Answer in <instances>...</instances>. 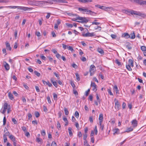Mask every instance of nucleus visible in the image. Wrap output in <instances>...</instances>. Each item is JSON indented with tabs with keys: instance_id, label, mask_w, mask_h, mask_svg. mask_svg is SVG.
<instances>
[{
	"instance_id": "63",
	"label": "nucleus",
	"mask_w": 146,
	"mask_h": 146,
	"mask_svg": "<svg viewBox=\"0 0 146 146\" xmlns=\"http://www.w3.org/2000/svg\"><path fill=\"white\" fill-rule=\"evenodd\" d=\"M70 84H71V86H72L74 88L75 87H76L75 85L74 84L73 82H70Z\"/></svg>"
},
{
	"instance_id": "49",
	"label": "nucleus",
	"mask_w": 146,
	"mask_h": 146,
	"mask_svg": "<svg viewBox=\"0 0 146 146\" xmlns=\"http://www.w3.org/2000/svg\"><path fill=\"white\" fill-rule=\"evenodd\" d=\"M6 120L5 117H4L3 119V125H5L6 123Z\"/></svg>"
},
{
	"instance_id": "58",
	"label": "nucleus",
	"mask_w": 146,
	"mask_h": 146,
	"mask_svg": "<svg viewBox=\"0 0 146 146\" xmlns=\"http://www.w3.org/2000/svg\"><path fill=\"white\" fill-rule=\"evenodd\" d=\"M111 36L113 39H115L117 37V36L114 34H111Z\"/></svg>"
},
{
	"instance_id": "6",
	"label": "nucleus",
	"mask_w": 146,
	"mask_h": 146,
	"mask_svg": "<svg viewBox=\"0 0 146 146\" xmlns=\"http://www.w3.org/2000/svg\"><path fill=\"white\" fill-rule=\"evenodd\" d=\"M94 36V33H87L86 34H82V36L84 37L90 36L92 37Z\"/></svg>"
},
{
	"instance_id": "18",
	"label": "nucleus",
	"mask_w": 146,
	"mask_h": 146,
	"mask_svg": "<svg viewBox=\"0 0 146 146\" xmlns=\"http://www.w3.org/2000/svg\"><path fill=\"white\" fill-rule=\"evenodd\" d=\"M128 65H130V66L132 67H133V62L132 60L131 59H129L128 60Z\"/></svg>"
},
{
	"instance_id": "28",
	"label": "nucleus",
	"mask_w": 146,
	"mask_h": 146,
	"mask_svg": "<svg viewBox=\"0 0 146 146\" xmlns=\"http://www.w3.org/2000/svg\"><path fill=\"white\" fill-rule=\"evenodd\" d=\"M131 66L130 65L128 64H126V67L127 69L129 71H131L132 70L131 68Z\"/></svg>"
},
{
	"instance_id": "37",
	"label": "nucleus",
	"mask_w": 146,
	"mask_h": 146,
	"mask_svg": "<svg viewBox=\"0 0 146 146\" xmlns=\"http://www.w3.org/2000/svg\"><path fill=\"white\" fill-rule=\"evenodd\" d=\"M36 141L38 142L41 143L42 142V140L41 139L37 137L36 139Z\"/></svg>"
},
{
	"instance_id": "24",
	"label": "nucleus",
	"mask_w": 146,
	"mask_h": 146,
	"mask_svg": "<svg viewBox=\"0 0 146 146\" xmlns=\"http://www.w3.org/2000/svg\"><path fill=\"white\" fill-rule=\"evenodd\" d=\"M78 10L80 11H82L84 12H86V11H87V9H84V8H78Z\"/></svg>"
},
{
	"instance_id": "60",
	"label": "nucleus",
	"mask_w": 146,
	"mask_h": 146,
	"mask_svg": "<svg viewBox=\"0 0 146 146\" xmlns=\"http://www.w3.org/2000/svg\"><path fill=\"white\" fill-rule=\"evenodd\" d=\"M52 35V37H55L56 36V35L55 33L53 31L51 33Z\"/></svg>"
},
{
	"instance_id": "36",
	"label": "nucleus",
	"mask_w": 146,
	"mask_h": 146,
	"mask_svg": "<svg viewBox=\"0 0 146 146\" xmlns=\"http://www.w3.org/2000/svg\"><path fill=\"white\" fill-rule=\"evenodd\" d=\"M115 63L118 65V66H120L121 65V62L119 61L118 60L116 59L115 60Z\"/></svg>"
},
{
	"instance_id": "27",
	"label": "nucleus",
	"mask_w": 146,
	"mask_h": 146,
	"mask_svg": "<svg viewBox=\"0 0 146 146\" xmlns=\"http://www.w3.org/2000/svg\"><path fill=\"white\" fill-rule=\"evenodd\" d=\"M113 89H115L116 92L117 94L119 93V90L117 86L115 85L113 87Z\"/></svg>"
},
{
	"instance_id": "57",
	"label": "nucleus",
	"mask_w": 146,
	"mask_h": 146,
	"mask_svg": "<svg viewBox=\"0 0 146 146\" xmlns=\"http://www.w3.org/2000/svg\"><path fill=\"white\" fill-rule=\"evenodd\" d=\"M94 131H95V133L96 135H97L98 133V131L97 128V126H95V128L94 129Z\"/></svg>"
},
{
	"instance_id": "39",
	"label": "nucleus",
	"mask_w": 146,
	"mask_h": 146,
	"mask_svg": "<svg viewBox=\"0 0 146 146\" xmlns=\"http://www.w3.org/2000/svg\"><path fill=\"white\" fill-rule=\"evenodd\" d=\"M96 98L98 101V102L99 103H100V100L99 98V96L98 94H96Z\"/></svg>"
},
{
	"instance_id": "16",
	"label": "nucleus",
	"mask_w": 146,
	"mask_h": 146,
	"mask_svg": "<svg viewBox=\"0 0 146 146\" xmlns=\"http://www.w3.org/2000/svg\"><path fill=\"white\" fill-rule=\"evenodd\" d=\"M8 95L10 99L12 100H14V98L11 92H9L8 93Z\"/></svg>"
},
{
	"instance_id": "26",
	"label": "nucleus",
	"mask_w": 146,
	"mask_h": 146,
	"mask_svg": "<svg viewBox=\"0 0 146 146\" xmlns=\"http://www.w3.org/2000/svg\"><path fill=\"white\" fill-rule=\"evenodd\" d=\"M106 11L107 10H109V11H114L115 10V9L112 7H106Z\"/></svg>"
},
{
	"instance_id": "54",
	"label": "nucleus",
	"mask_w": 146,
	"mask_h": 146,
	"mask_svg": "<svg viewBox=\"0 0 146 146\" xmlns=\"http://www.w3.org/2000/svg\"><path fill=\"white\" fill-rule=\"evenodd\" d=\"M41 133L42 135H43V136H44L46 134V133L44 130H43L42 131H41Z\"/></svg>"
},
{
	"instance_id": "40",
	"label": "nucleus",
	"mask_w": 146,
	"mask_h": 146,
	"mask_svg": "<svg viewBox=\"0 0 146 146\" xmlns=\"http://www.w3.org/2000/svg\"><path fill=\"white\" fill-rule=\"evenodd\" d=\"M66 14L70 16H75V15H77L76 14H73L72 13H66Z\"/></svg>"
},
{
	"instance_id": "5",
	"label": "nucleus",
	"mask_w": 146,
	"mask_h": 146,
	"mask_svg": "<svg viewBox=\"0 0 146 146\" xmlns=\"http://www.w3.org/2000/svg\"><path fill=\"white\" fill-rule=\"evenodd\" d=\"M17 8L18 9L23 10L25 11L29 10L31 9V8L17 6Z\"/></svg>"
},
{
	"instance_id": "29",
	"label": "nucleus",
	"mask_w": 146,
	"mask_h": 146,
	"mask_svg": "<svg viewBox=\"0 0 146 146\" xmlns=\"http://www.w3.org/2000/svg\"><path fill=\"white\" fill-rule=\"evenodd\" d=\"M64 111L65 112V114L66 115H68L69 114V111L66 108H64Z\"/></svg>"
},
{
	"instance_id": "56",
	"label": "nucleus",
	"mask_w": 146,
	"mask_h": 146,
	"mask_svg": "<svg viewBox=\"0 0 146 146\" xmlns=\"http://www.w3.org/2000/svg\"><path fill=\"white\" fill-rule=\"evenodd\" d=\"M47 100H48V103L49 104H51V102L50 100V98L49 96H48L47 97Z\"/></svg>"
},
{
	"instance_id": "23",
	"label": "nucleus",
	"mask_w": 146,
	"mask_h": 146,
	"mask_svg": "<svg viewBox=\"0 0 146 146\" xmlns=\"http://www.w3.org/2000/svg\"><path fill=\"white\" fill-rule=\"evenodd\" d=\"M133 130V129L131 127L129 128H128L125 132H129L132 131Z\"/></svg>"
},
{
	"instance_id": "30",
	"label": "nucleus",
	"mask_w": 146,
	"mask_h": 146,
	"mask_svg": "<svg viewBox=\"0 0 146 146\" xmlns=\"http://www.w3.org/2000/svg\"><path fill=\"white\" fill-rule=\"evenodd\" d=\"M99 124L100 125V129L101 130L103 131L104 126V125L102 124V123H101V124L99 123Z\"/></svg>"
},
{
	"instance_id": "25",
	"label": "nucleus",
	"mask_w": 146,
	"mask_h": 146,
	"mask_svg": "<svg viewBox=\"0 0 146 146\" xmlns=\"http://www.w3.org/2000/svg\"><path fill=\"white\" fill-rule=\"evenodd\" d=\"M72 128L71 127H69L68 129V132L69 133V135L70 136H72V133L71 131Z\"/></svg>"
},
{
	"instance_id": "13",
	"label": "nucleus",
	"mask_w": 146,
	"mask_h": 146,
	"mask_svg": "<svg viewBox=\"0 0 146 146\" xmlns=\"http://www.w3.org/2000/svg\"><path fill=\"white\" fill-rule=\"evenodd\" d=\"M103 115L102 114H100L99 115V123L101 124V123H102L103 119Z\"/></svg>"
},
{
	"instance_id": "8",
	"label": "nucleus",
	"mask_w": 146,
	"mask_h": 146,
	"mask_svg": "<svg viewBox=\"0 0 146 146\" xmlns=\"http://www.w3.org/2000/svg\"><path fill=\"white\" fill-rule=\"evenodd\" d=\"M115 108L117 110H118L120 108V105L117 100H116L115 103Z\"/></svg>"
},
{
	"instance_id": "48",
	"label": "nucleus",
	"mask_w": 146,
	"mask_h": 146,
	"mask_svg": "<svg viewBox=\"0 0 146 146\" xmlns=\"http://www.w3.org/2000/svg\"><path fill=\"white\" fill-rule=\"evenodd\" d=\"M68 46V45H67L64 44H62V47L63 48H64V49H65L66 48H67V47Z\"/></svg>"
},
{
	"instance_id": "38",
	"label": "nucleus",
	"mask_w": 146,
	"mask_h": 146,
	"mask_svg": "<svg viewBox=\"0 0 146 146\" xmlns=\"http://www.w3.org/2000/svg\"><path fill=\"white\" fill-rule=\"evenodd\" d=\"M8 7L10 9H16L17 8V6H10L8 7Z\"/></svg>"
},
{
	"instance_id": "11",
	"label": "nucleus",
	"mask_w": 146,
	"mask_h": 146,
	"mask_svg": "<svg viewBox=\"0 0 146 146\" xmlns=\"http://www.w3.org/2000/svg\"><path fill=\"white\" fill-rule=\"evenodd\" d=\"M97 51L100 53L102 56L104 54V50L101 48H98L97 49Z\"/></svg>"
},
{
	"instance_id": "19",
	"label": "nucleus",
	"mask_w": 146,
	"mask_h": 146,
	"mask_svg": "<svg viewBox=\"0 0 146 146\" xmlns=\"http://www.w3.org/2000/svg\"><path fill=\"white\" fill-rule=\"evenodd\" d=\"M4 63L5 68L7 70H8L10 68L9 65L6 62H5Z\"/></svg>"
},
{
	"instance_id": "32",
	"label": "nucleus",
	"mask_w": 146,
	"mask_h": 146,
	"mask_svg": "<svg viewBox=\"0 0 146 146\" xmlns=\"http://www.w3.org/2000/svg\"><path fill=\"white\" fill-rule=\"evenodd\" d=\"M141 49L142 51H146V47L145 46H141Z\"/></svg>"
},
{
	"instance_id": "43",
	"label": "nucleus",
	"mask_w": 146,
	"mask_h": 146,
	"mask_svg": "<svg viewBox=\"0 0 146 146\" xmlns=\"http://www.w3.org/2000/svg\"><path fill=\"white\" fill-rule=\"evenodd\" d=\"M34 73L35 75L39 77L40 76V74L36 71H35Z\"/></svg>"
},
{
	"instance_id": "47",
	"label": "nucleus",
	"mask_w": 146,
	"mask_h": 146,
	"mask_svg": "<svg viewBox=\"0 0 146 146\" xmlns=\"http://www.w3.org/2000/svg\"><path fill=\"white\" fill-rule=\"evenodd\" d=\"M35 116L36 117H38L40 115L39 113L38 112H35Z\"/></svg>"
},
{
	"instance_id": "4",
	"label": "nucleus",
	"mask_w": 146,
	"mask_h": 146,
	"mask_svg": "<svg viewBox=\"0 0 146 146\" xmlns=\"http://www.w3.org/2000/svg\"><path fill=\"white\" fill-rule=\"evenodd\" d=\"M9 107L10 105H8L7 103H5L3 105V110L2 112V113L3 114H5L6 111V110L8 109V108H9Z\"/></svg>"
},
{
	"instance_id": "33",
	"label": "nucleus",
	"mask_w": 146,
	"mask_h": 146,
	"mask_svg": "<svg viewBox=\"0 0 146 146\" xmlns=\"http://www.w3.org/2000/svg\"><path fill=\"white\" fill-rule=\"evenodd\" d=\"M75 115L76 117L78 118L79 116V113L78 111H76L75 112Z\"/></svg>"
},
{
	"instance_id": "3",
	"label": "nucleus",
	"mask_w": 146,
	"mask_h": 146,
	"mask_svg": "<svg viewBox=\"0 0 146 146\" xmlns=\"http://www.w3.org/2000/svg\"><path fill=\"white\" fill-rule=\"evenodd\" d=\"M96 67L94 65H91L90 67L89 72L90 75L92 76L94 73L96 71Z\"/></svg>"
},
{
	"instance_id": "15",
	"label": "nucleus",
	"mask_w": 146,
	"mask_h": 146,
	"mask_svg": "<svg viewBox=\"0 0 146 146\" xmlns=\"http://www.w3.org/2000/svg\"><path fill=\"white\" fill-rule=\"evenodd\" d=\"M6 47L7 50H11V48L9 43L8 42H6Z\"/></svg>"
},
{
	"instance_id": "10",
	"label": "nucleus",
	"mask_w": 146,
	"mask_h": 146,
	"mask_svg": "<svg viewBox=\"0 0 146 146\" xmlns=\"http://www.w3.org/2000/svg\"><path fill=\"white\" fill-rule=\"evenodd\" d=\"M95 7H97L100 9H103L104 10L106 11V6H101L98 5H96Z\"/></svg>"
},
{
	"instance_id": "2",
	"label": "nucleus",
	"mask_w": 146,
	"mask_h": 146,
	"mask_svg": "<svg viewBox=\"0 0 146 146\" xmlns=\"http://www.w3.org/2000/svg\"><path fill=\"white\" fill-rule=\"evenodd\" d=\"M77 16L76 18L75 19H78L81 20V21H77L79 22H82V23H87L88 22V21L86 17H80L78 15H75Z\"/></svg>"
},
{
	"instance_id": "42",
	"label": "nucleus",
	"mask_w": 146,
	"mask_h": 146,
	"mask_svg": "<svg viewBox=\"0 0 146 146\" xmlns=\"http://www.w3.org/2000/svg\"><path fill=\"white\" fill-rule=\"evenodd\" d=\"M76 75V79L78 81H79L80 80V78L79 77V76L78 73H76L75 74Z\"/></svg>"
},
{
	"instance_id": "9",
	"label": "nucleus",
	"mask_w": 146,
	"mask_h": 146,
	"mask_svg": "<svg viewBox=\"0 0 146 146\" xmlns=\"http://www.w3.org/2000/svg\"><path fill=\"white\" fill-rule=\"evenodd\" d=\"M52 1H55L57 3H68V2L66 0H52Z\"/></svg>"
},
{
	"instance_id": "64",
	"label": "nucleus",
	"mask_w": 146,
	"mask_h": 146,
	"mask_svg": "<svg viewBox=\"0 0 146 146\" xmlns=\"http://www.w3.org/2000/svg\"><path fill=\"white\" fill-rule=\"evenodd\" d=\"M51 146H56V143L54 141H53L51 144Z\"/></svg>"
},
{
	"instance_id": "55",
	"label": "nucleus",
	"mask_w": 146,
	"mask_h": 146,
	"mask_svg": "<svg viewBox=\"0 0 146 146\" xmlns=\"http://www.w3.org/2000/svg\"><path fill=\"white\" fill-rule=\"evenodd\" d=\"M47 15L46 16V19H49L50 16V15L51 14L49 13H47Z\"/></svg>"
},
{
	"instance_id": "17",
	"label": "nucleus",
	"mask_w": 146,
	"mask_h": 146,
	"mask_svg": "<svg viewBox=\"0 0 146 146\" xmlns=\"http://www.w3.org/2000/svg\"><path fill=\"white\" fill-rule=\"evenodd\" d=\"M122 36L126 39H127L130 37V35H129L127 33H123L122 35Z\"/></svg>"
},
{
	"instance_id": "20",
	"label": "nucleus",
	"mask_w": 146,
	"mask_h": 146,
	"mask_svg": "<svg viewBox=\"0 0 146 146\" xmlns=\"http://www.w3.org/2000/svg\"><path fill=\"white\" fill-rule=\"evenodd\" d=\"M9 138L13 142L15 141H16L15 137L13 135H11L9 136Z\"/></svg>"
},
{
	"instance_id": "34",
	"label": "nucleus",
	"mask_w": 146,
	"mask_h": 146,
	"mask_svg": "<svg viewBox=\"0 0 146 146\" xmlns=\"http://www.w3.org/2000/svg\"><path fill=\"white\" fill-rule=\"evenodd\" d=\"M53 97L54 99V100H56L57 99V95L55 93L53 94Z\"/></svg>"
},
{
	"instance_id": "62",
	"label": "nucleus",
	"mask_w": 146,
	"mask_h": 146,
	"mask_svg": "<svg viewBox=\"0 0 146 146\" xmlns=\"http://www.w3.org/2000/svg\"><path fill=\"white\" fill-rule=\"evenodd\" d=\"M56 56L58 59L60 58L61 57V55L58 53L56 54Z\"/></svg>"
},
{
	"instance_id": "46",
	"label": "nucleus",
	"mask_w": 146,
	"mask_h": 146,
	"mask_svg": "<svg viewBox=\"0 0 146 146\" xmlns=\"http://www.w3.org/2000/svg\"><path fill=\"white\" fill-rule=\"evenodd\" d=\"M17 33H18V31L17 30H15V38H17Z\"/></svg>"
},
{
	"instance_id": "52",
	"label": "nucleus",
	"mask_w": 146,
	"mask_h": 146,
	"mask_svg": "<svg viewBox=\"0 0 146 146\" xmlns=\"http://www.w3.org/2000/svg\"><path fill=\"white\" fill-rule=\"evenodd\" d=\"M75 126L79 130L80 129L79 125L78 122H76V123Z\"/></svg>"
},
{
	"instance_id": "50",
	"label": "nucleus",
	"mask_w": 146,
	"mask_h": 146,
	"mask_svg": "<svg viewBox=\"0 0 146 146\" xmlns=\"http://www.w3.org/2000/svg\"><path fill=\"white\" fill-rule=\"evenodd\" d=\"M92 87V90L95 92H96L97 90V85L96 86L94 87Z\"/></svg>"
},
{
	"instance_id": "14",
	"label": "nucleus",
	"mask_w": 146,
	"mask_h": 146,
	"mask_svg": "<svg viewBox=\"0 0 146 146\" xmlns=\"http://www.w3.org/2000/svg\"><path fill=\"white\" fill-rule=\"evenodd\" d=\"M42 81L44 84H46V85H47L49 87H51L52 86V84L50 83L48 81H45L42 80Z\"/></svg>"
},
{
	"instance_id": "31",
	"label": "nucleus",
	"mask_w": 146,
	"mask_h": 146,
	"mask_svg": "<svg viewBox=\"0 0 146 146\" xmlns=\"http://www.w3.org/2000/svg\"><path fill=\"white\" fill-rule=\"evenodd\" d=\"M57 128L58 129H61V125L59 121H57Z\"/></svg>"
},
{
	"instance_id": "44",
	"label": "nucleus",
	"mask_w": 146,
	"mask_h": 146,
	"mask_svg": "<svg viewBox=\"0 0 146 146\" xmlns=\"http://www.w3.org/2000/svg\"><path fill=\"white\" fill-rule=\"evenodd\" d=\"M35 35L38 37L40 36H41L40 33L39 32H36Z\"/></svg>"
},
{
	"instance_id": "61",
	"label": "nucleus",
	"mask_w": 146,
	"mask_h": 146,
	"mask_svg": "<svg viewBox=\"0 0 146 146\" xmlns=\"http://www.w3.org/2000/svg\"><path fill=\"white\" fill-rule=\"evenodd\" d=\"M90 89H88L87 91H86V92L85 95L86 96H87L89 94V93L90 92Z\"/></svg>"
},
{
	"instance_id": "1",
	"label": "nucleus",
	"mask_w": 146,
	"mask_h": 146,
	"mask_svg": "<svg viewBox=\"0 0 146 146\" xmlns=\"http://www.w3.org/2000/svg\"><path fill=\"white\" fill-rule=\"evenodd\" d=\"M125 13L127 14H130L132 15H137L140 16L142 17H144L145 15L144 14L141 13L140 12H137L136 11H134L132 10L128 9L127 10H123Z\"/></svg>"
},
{
	"instance_id": "12",
	"label": "nucleus",
	"mask_w": 146,
	"mask_h": 146,
	"mask_svg": "<svg viewBox=\"0 0 146 146\" xmlns=\"http://www.w3.org/2000/svg\"><path fill=\"white\" fill-rule=\"evenodd\" d=\"M134 1L136 3H138L141 5H144V1H143L142 0H135Z\"/></svg>"
},
{
	"instance_id": "22",
	"label": "nucleus",
	"mask_w": 146,
	"mask_h": 146,
	"mask_svg": "<svg viewBox=\"0 0 146 146\" xmlns=\"http://www.w3.org/2000/svg\"><path fill=\"white\" fill-rule=\"evenodd\" d=\"M87 11H86V14H90L91 15H93V13H94L95 14H96V13L94 12H93L92 11H91V10H89L88 9H87Z\"/></svg>"
},
{
	"instance_id": "41",
	"label": "nucleus",
	"mask_w": 146,
	"mask_h": 146,
	"mask_svg": "<svg viewBox=\"0 0 146 146\" xmlns=\"http://www.w3.org/2000/svg\"><path fill=\"white\" fill-rule=\"evenodd\" d=\"M130 36V37L129 38L131 39H134L135 37V35L134 33L131 34Z\"/></svg>"
},
{
	"instance_id": "45",
	"label": "nucleus",
	"mask_w": 146,
	"mask_h": 146,
	"mask_svg": "<svg viewBox=\"0 0 146 146\" xmlns=\"http://www.w3.org/2000/svg\"><path fill=\"white\" fill-rule=\"evenodd\" d=\"M53 85L54 86L57 88L58 86L57 83V82L56 81H54V82H52V83Z\"/></svg>"
},
{
	"instance_id": "35",
	"label": "nucleus",
	"mask_w": 146,
	"mask_h": 146,
	"mask_svg": "<svg viewBox=\"0 0 146 146\" xmlns=\"http://www.w3.org/2000/svg\"><path fill=\"white\" fill-rule=\"evenodd\" d=\"M67 49L69 50H70L71 51H74L73 48L70 46H68V47H67Z\"/></svg>"
},
{
	"instance_id": "59",
	"label": "nucleus",
	"mask_w": 146,
	"mask_h": 146,
	"mask_svg": "<svg viewBox=\"0 0 146 146\" xmlns=\"http://www.w3.org/2000/svg\"><path fill=\"white\" fill-rule=\"evenodd\" d=\"M108 92L110 95H111V96L113 95V94L111 92V90L110 89H108Z\"/></svg>"
},
{
	"instance_id": "53",
	"label": "nucleus",
	"mask_w": 146,
	"mask_h": 146,
	"mask_svg": "<svg viewBox=\"0 0 146 146\" xmlns=\"http://www.w3.org/2000/svg\"><path fill=\"white\" fill-rule=\"evenodd\" d=\"M9 1L7 0H0V3H7Z\"/></svg>"
},
{
	"instance_id": "21",
	"label": "nucleus",
	"mask_w": 146,
	"mask_h": 146,
	"mask_svg": "<svg viewBox=\"0 0 146 146\" xmlns=\"http://www.w3.org/2000/svg\"><path fill=\"white\" fill-rule=\"evenodd\" d=\"M38 4L39 5H42L44 4L45 3H48V1H39L38 2Z\"/></svg>"
},
{
	"instance_id": "7",
	"label": "nucleus",
	"mask_w": 146,
	"mask_h": 146,
	"mask_svg": "<svg viewBox=\"0 0 146 146\" xmlns=\"http://www.w3.org/2000/svg\"><path fill=\"white\" fill-rule=\"evenodd\" d=\"M132 125L134 127L137 126V122L136 120L134 119L131 121Z\"/></svg>"
},
{
	"instance_id": "51",
	"label": "nucleus",
	"mask_w": 146,
	"mask_h": 146,
	"mask_svg": "<svg viewBox=\"0 0 146 146\" xmlns=\"http://www.w3.org/2000/svg\"><path fill=\"white\" fill-rule=\"evenodd\" d=\"M12 121L15 124H17V120L14 118H13L12 119Z\"/></svg>"
}]
</instances>
